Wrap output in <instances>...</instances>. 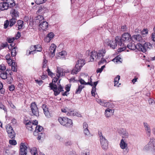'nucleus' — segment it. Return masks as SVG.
<instances>
[{
  "label": "nucleus",
  "mask_w": 155,
  "mask_h": 155,
  "mask_svg": "<svg viewBox=\"0 0 155 155\" xmlns=\"http://www.w3.org/2000/svg\"><path fill=\"white\" fill-rule=\"evenodd\" d=\"M120 39V41L119 45L120 46L117 49V51L119 52H120L124 50L126 48V45H125L124 43L130 42L132 40L131 35L128 33H125L122 34L121 37L118 36Z\"/></svg>",
  "instance_id": "f257e3e1"
},
{
  "label": "nucleus",
  "mask_w": 155,
  "mask_h": 155,
  "mask_svg": "<svg viewBox=\"0 0 155 155\" xmlns=\"http://www.w3.org/2000/svg\"><path fill=\"white\" fill-rule=\"evenodd\" d=\"M85 64V62L84 60L80 59L78 60L75 67L72 70L71 73V74L73 75L76 74L80 71L81 68Z\"/></svg>",
  "instance_id": "f03ea898"
},
{
  "label": "nucleus",
  "mask_w": 155,
  "mask_h": 155,
  "mask_svg": "<svg viewBox=\"0 0 155 155\" xmlns=\"http://www.w3.org/2000/svg\"><path fill=\"white\" fill-rule=\"evenodd\" d=\"M120 39L118 36H116L115 40L110 41L109 39H107L106 41L104 42V44L105 45L109 46L110 48L113 49L116 48V47L118 44L119 45L120 41Z\"/></svg>",
  "instance_id": "7ed1b4c3"
},
{
  "label": "nucleus",
  "mask_w": 155,
  "mask_h": 155,
  "mask_svg": "<svg viewBox=\"0 0 155 155\" xmlns=\"http://www.w3.org/2000/svg\"><path fill=\"white\" fill-rule=\"evenodd\" d=\"M58 120L61 125L66 127L69 126L72 124L71 120L67 117H59Z\"/></svg>",
  "instance_id": "20e7f679"
},
{
  "label": "nucleus",
  "mask_w": 155,
  "mask_h": 155,
  "mask_svg": "<svg viewBox=\"0 0 155 155\" xmlns=\"http://www.w3.org/2000/svg\"><path fill=\"white\" fill-rule=\"evenodd\" d=\"M138 48H140L141 51L143 52H145L147 49H150L152 47L151 44L149 42H145L143 44L140 43L138 44Z\"/></svg>",
  "instance_id": "39448f33"
},
{
  "label": "nucleus",
  "mask_w": 155,
  "mask_h": 155,
  "mask_svg": "<svg viewBox=\"0 0 155 155\" xmlns=\"http://www.w3.org/2000/svg\"><path fill=\"white\" fill-rule=\"evenodd\" d=\"M147 150H152L155 149V139L151 138L148 144L144 147Z\"/></svg>",
  "instance_id": "423d86ee"
},
{
  "label": "nucleus",
  "mask_w": 155,
  "mask_h": 155,
  "mask_svg": "<svg viewBox=\"0 0 155 155\" xmlns=\"http://www.w3.org/2000/svg\"><path fill=\"white\" fill-rule=\"evenodd\" d=\"M27 143H21L20 146V155H26L27 153Z\"/></svg>",
  "instance_id": "0eeeda50"
},
{
  "label": "nucleus",
  "mask_w": 155,
  "mask_h": 155,
  "mask_svg": "<svg viewBox=\"0 0 155 155\" xmlns=\"http://www.w3.org/2000/svg\"><path fill=\"white\" fill-rule=\"evenodd\" d=\"M120 145L122 149H125L123 150V154L124 155L126 154L129 150V149L127 147V144L124 141L123 139H122L120 140Z\"/></svg>",
  "instance_id": "6e6552de"
},
{
  "label": "nucleus",
  "mask_w": 155,
  "mask_h": 155,
  "mask_svg": "<svg viewBox=\"0 0 155 155\" xmlns=\"http://www.w3.org/2000/svg\"><path fill=\"white\" fill-rule=\"evenodd\" d=\"M8 137L11 139L14 138L15 137V133L12 127L10 126L6 127Z\"/></svg>",
  "instance_id": "1a4fd4ad"
},
{
  "label": "nucleus",
  "mask_w": 155,
  "mask_h": 155,
  "mask_svg": "<svg viewBox=\"0 0 155 155\" xmlns=\"http://www.w3.org/2000/svg\"><path fill=\"white\" fill-rule=\"evenodd\" d=\"M30 107L31 108L32 112L34 115L37 116L39 115V112L38 108L35 102H33L31 104Z\"/></svg>",
  "instance_id": "9d476101"
},
{
  "label": "nucleus",
  "mask_w": 155,
  "mask_h": 155,
  "mask_svg": "<svg viewBox=\"0 0 155 155\" xmlns=\"http://www.w3.org/2000/svg\"><path fill=\"white\" fill-rule=\"evenodd\" d=\"M49 85L51 89L53 90L54 92V94L55 96H57L60 94V92L58 90V87L56 84L51 83L49 84Z\"/></svg>",
  "instance_id": "9b49d317"
},
{
  "label": "nucleus",
  "mask_w": 155,
  "mask_h": 155,
  "mask_svg": "<svg viewBox=\"0 0 155 155\" xmlns=\"http://www.w3.org/2000/svg\"><path fill=\"white\" fill-rule=\"evenodd\" d=\"M86 54L87 55L88 54V56H90L91 61H94V57L96 58V59H97V53L95 51H92L90 52V51L88 50L86 51Z\"/></svg>",
  "instance_id": "f8f14e48"
},
{
  "label": "nucleus",
  "mask_w": 155,
  "mask_h": 155,
  "mask_svg": "<svg viewBox=\"0 0 155 155\" xmlns=\"http://www.w3.org/2000/svg\"><path fill=\"white\" fill-rule=\"evenodd\" d=\"M101 144L103 149L104 150H106L108 148V143L107 140L105 138H104L100 139Z\"/></svg>",
  "instance_id": "ddd939ff"
},
{
  "label": "nucleus",
  "mask_w": 155,
  "mask_h": 155,
  "mask_svg": "<svg viewBox=\"0 0 155 155\" xmlns=\"http://www.w3.org/2000/svg\"><path fill=\"white\" fill-rule=\"evenodd\" d=\"M97 102L100 104L106 107H111L112 106V104H110L109 102H105V101L103 100H102L100 99H97Z\"/></svg>",
  "instance_id": "4468645a"
},
{
  "label": "nucleus",
  "mask_w": 155,
  "mask_h": 155,
  "mask_svg": "<svg viewBox=\"0 0 155 155\" xmlns=\"http://www.w3.org/2000/svg\"><path fill=\"white\" fill-rule=\"evenodd\" d=\"M39 26L43 30L46 31L48 28V25L47 21L43 20L39 24Z\"/></svg>",
  "instance_id": "2eb2a0df"
},
{
  "label": "nucleus",
  "mask_w": 155,
  "mask_h": 155,
  "mask_svg": "<svg viewBox=\"0 0 155 155\" xmlns=\"http://www.w3.org/2000/svg\"><path fill=\"white\" fill-rule=\"evenodd\" d=\"M138 44L135 45L134 43H129L127 44V48L130 50H134L136 49H137L138 50L141 51V48H138Z\"/></svg>",
  "instance_id": "dca6fc26"
},
{
  "label": "nucleus",
  "mask_w": 155,
  "mask_h": 155,
  "mask_svg": "<svg viewBox=\"0 0 155 155\" xmlns=\"http://www.w3.org/2000/svg\"><path fill=\"white\" fill-rule=\"evenodd\" d=\"M10 13L12 18H17L19 16V12L15 9H12Z\"/></svg>",
  "instance_id": "f3484780"
},
{
  "label": "nucleus",
  "mask_w": 155,
  "mask_h": 155,
  "mask_svg": "<svg viewBox=\"0 0 155 155\" xmlns=\"http://www.w3.org/2000/svg\"><path fill=\"white\" fill-rule=\"evenodd\" d=\"M97 59H100L101 58H104V56L106 53V51L105 49H102V50H99L97 52Z\"/></svg>",
  "instance_id": "a211bd4d"
},
{
  "label": "nucleus",
  "mask_w": 155,
  "mask_h": 155,
  "mask_svg": "<svg viewBox=\"0 0 155 155\" xmlns=\"http://www.w3.org/2000/svg\"><path fill=\"white\" fill-rule=\"evenodd\" d=\"M54 34L52 32H51L48 34L47 36L45 38V41L47 42H49L54 36Z\"/></svg>",
  "instance_id": "6ab92c4d"
},
{
  "label": "nucleus",
  "mask_w": 155,
  "mask_h": 155,
  "mask_svg": "<svg viewBox=\"0 0 155 155\" xmlns=\"http://www.w3.org/2000/svg\"><path fill=\"white\" fill-rule=\"evenodd\" d=\"M132 40L134 41H137L141 42L142 41V37L139 34L134 35L132 37Z\"/></svg>",
  "instance_id": "aec40b11"
},
{
  "label": "nucleus",
  "mask_w": 155,
  "mask_h": 155,
  "mask_svg": "<svg viewBox=\"0 0 155 155\" xmlns=\"http://www.w3.org/2000/svg\"><path fill=\"white\" fill-rule=\"evenodd\" d=\"M5 2L8 8L13 7L15 4L14 0H6Z\"/></svg>",
  "instance_id": "412c9836"
},
{
  "label": "nucleus",
  "mask_w": 155,
  "mask_h": 155,
  "mask_svg": "<svg viewBox=\"0 0 155 155\" xmlns=\"http://www.w3.org/2000/svg\"><path fill=\"white\" fill-rule=\"evenodd\" d=\"M144 127L145 128V130L146 132L147 136H150V129L149 125L147 123L144 122L143 123Z\"/></svg>",
  "instance_id": "4be33fe9"
},
{
  "label": "nucleus",
  "mask_w": 155,
  "mask_h": 155,
  "mask_svg": "<svg viewBox=\"0 0 155 155\" xmlns=\"http://www.w3.org/2000/svg\"><path fill=\"white\" fill-rule=\"evenodd\" d=\"M44 19V17L42 15H38L36 17L34 20L36 23L40 24L43 21Z\"/></svg>",
  "instance_id": "5701e85b"
},
{
  "label": "nucleus",
  "mask_w": 155,
  "mask_h": 155,
  "mask_svg": "<svg viewBox=\"0 0 155 155\" xmlns=\"http://www.w3.org/2000/svg\"><path fill=\"white\" fill-rule=\"evenodd\" d=\"M24 24V21L21 20H19L17 22L16 27H18L17 30H20L22 28Z\"/></svg>",
  "instance_id": "b1692460"
},
{
  "label": "nucleus",
  "mask_w": 155,
  "mask_h": 155,
  "mask_svg": "<svg viewBox=\"0 0 155 155\" xmlns=\"http://www.w3.org/2000/svg\"><path fill=\"white\" fill-rule=\"evenodd\" d=\"M56 46L54 44H52L50 48V52L51 56L54 57V52L55 51Z\"/></svg>",
  "instance_id": "393cba45"
},
{
  "label": "nucleus",
  "mask_w": 155,
  "mask_h": 155,
  "mask_svg": "<svg viewBox=\"0 0 155 155\" xmlns=\"http://www.w3.org/2000/svg\"><path fill=\"white\" fill-rule=\"evenodd\" d=\"M114 112V110H113L108 108L105 110V114L106 116H110L113 115Z\"/></svg>",
  "instance_id": "a878e982"
},
{
  "label": "nucleus",
  "mask_w": 155,
  "mask_h": 155,
  "mask_svg": "<svg viewBox=\"0 0 155 155\" xmlns=\"http://www.w3.org/2000/svg\"><path fill=\"white\" fill-rule=\"evenodd\" d=\"M17 49V48L16 46H15L13 48H12L10 50H11V53L12 57H14V59H15V56L17 54V52L16 51V49Z\"/></svg>",
  "instance_id": "bb28decb"
},
{
  "label": "nucleus",
  "mask_w": 155,
  "mask_h": 155,
  "mask_svg": "<svg viewBox=\"0 0 155 155\" xmlns=\"http://www.w3.org/2000/svg\"><path fill=\"white\" fill-rule=\"evenodd\" d=\"M8 72L5 71H0V77L3 79H6L7 78Z\"/></svg>",
  "instance_id": "cd10ccee"
},
{
  "label": "nucleus",
  "mask_w": 155,
  "mask_h": 155,
  "mask_svg": "<svg viewBox=\"0 0 155 155\" xmlns=\"http://www.w3.org/2000/svg\"><path fill=\"white\" fill-rule=\"evenodd\" d=\"M8 8V7L6 5L5 2L0 3V9L1 10H7Z\"/></svg>",
  "instance_id": "c85d7f7f"
},
{
  "label": "nucleus",
  "mask_w": 155,
  "mask_h": 155,
  "mask_svg": "<svg viewBox=\"0 0 155 155\" xmlns=\"http://www.w3.org/2000/svg\"><path fill=\"white\" fill-rule=\"evenodd\" d=\"M42 107L43 108L45 116L48 115L49 114V112L47 105L44 104H43L42 106Z\"/></svg>",
  "instance_id": "c756f323"
},
{
  "label": "nucleus",
  "mask_w": 155,
  "mask_h": 155,
  "mask_svg": "<svg viewBox=\"0 0 155 155\" xmlns=\"http://www.w3.org/2000/svg\"><path fill=\"white\" fill-rule=\"evenodd\" d=\"M79 114L74 111H71L68 113V115L70 116H79Z\"/></svg>",
  "instance_id": "7c9ffc66"
},
{
  "label": "nucleus",
  "mask_w": 155,
  "mask_h": 155,
  "mask_svg": "<svg viewBox=\"0 0 155 155\" xmlns=\"http://www.w3.org/2000/svg\"><path fill=\"white\" fill-rule=\"evenodd\" d=\"M17 18H12L10 19L9 21L10 25L9 26L10 27H12L16 22Z\"/></svg>",
  "instance_id": "2f4dec72"
},
{
  "label": "nucleus",
  "mask_w": 155,
  "mask_h": 155,
  "mask_svg": "<svg viewBox=\"0 0 155 155\" xmlns=\"http://www.w3.org/2000/svg\"><path fill=\"white\" fill-rule=\"evenodd\" d=\"M32 125L31 122H29V123H26L27 128L30 131L32 130Z\"/></svg>",
  "instance_id": "473e14b6"
},
{
  "label": "nucleus",
  "mask_w": 155,
  "mask_h": 155,
  "mask_svg": "<svg viewBox=\"0 0 155 155\" xmlns=\"http://www.w3.org/2000/svg\"><path fill=\"white\" fill-rule=\"evenodd\" d=\"M63 74L64 73L63 72L62 70L61 69L58 70L57 68V74H56L57 77L59 78L61 75L62 76L64 75Z\"/></svg>",
  "instance_id": "72a5a7b5"
},
{
  "label": "nucleus",
  "mask_w": 155,
  "mask_h": 155,
  "mask_svg": "<svg viewBox=\"0 0 155 155\" xmlns=\"http://www.w3.org/2000/svg\"><path fill=\"white\" fill-rule=\"evenodd\" d=\"M84 87V86L81 85H79L78 88L77 89L75 92L76 94L80 93L82 89Z\"/></svg>",
  "instance_id": "f704fd0d"
},
{
  "label": "nucleus",
  "mask_w": 155,
  "mask_h": 155,
  "mask_svg": "<svg viewBox=\"0 0 155 155\" xmlns=\"http://www.w3.org/2000/svg\"><path fill=\"white\" fill-rule=\"evenodd\" d=\"M5 58L6 60H8L10 61H15V59H14L13 57H12V56H10V54L9 53H8L5 56Z\"/></svg>",
  "instance_id": "c9c22d12"
},
{
  "label": "nucleus",
  "mask_w": 155,
  "mask_h": 155,
  "mask_svg": "<svg viewBox=\"0 0 155 155\" xmlns=\"http://www.w3.org/2000/svg\"><path fill=\"white\" fill-rule=\"evenodd\" d=\"M34 47L35 49V50H34L35 51H41L42 50L41 47L40 45H35L34 46Z\"/></svg>",
  "instance_id": "e433bc0d"
},
{
  "label": "nucleus",
  "mask_w": 155,
  "mask_h": 155,
  "mask_svg": "<svg viewBox=\"0 0 155 155\" xmlns=\"http://www.w3.org/2000/svg\"><path fill=\"white\" fill-rule=\"evenodd\" d=\"M79 82L80 83L82 84H84V85H89L91 86H92L91 84V83L89 82H86L84 81L83 80L82 78H81L79 79Z\"/></svg>",
  "instance_id": "4c0bfd02"
},
{
  "label": "nucleus",
  "mask_w": 155,
  "mask_h": 155,
  "mask_svg": "<svg viewBox=\"0 0 155 155\" xmlns=\"http://www.w3.org/2000/svg\"><path fill=\"white\" fill-rule=\"evenodd\" d=\"M43 129V127L42 126H37L36 127L35 131L37 132H40Z\"/></svg>",
  "instance_id": "58836bf2"
},
{
  "label": "nucleus",
  "mask_w": 155,
  "mask_h": 155,
  "mask_svg": "<svg viewBox=\"0 0 155 155\" xmlns=\"http://www.w3.org/2000/svg\"><path fill=\"white\" fill-rule=\"evenodd\" d=\"M122 130H123V131H122V134L123 136V137H125V138H127L128 137V134L125 130H124L123 129H122Z\"/></svg>",
  "instance_id": "ea45409f"
},
{
  "label": "nucleus",
  "mask_w": 155,
  "mask_h": 155,
  "mask_svg": "<svg viewBox=\"0 0 155 155\" xmlns=\"http://www.w3.org/2000/svg\"><path fill=\"white\" fill-rule=\"evenodd\" d=\"M6 79H7L6 82L8 84H11L13 80L12 76L8 77Z\"/></svg>",
  "instance_id": "a19ab883"
},
{
  "label": "nucleus",
  "mask_w": 155,
  "mask_h": 155,
  "mask_svg": "<svg viewBox=\"0 0 155 155\" xmlns=\"http://www.w3.org/2000/svg\"><path fill=\"white\" fill-rule=\"evenodd\" d=\"M35 3L38 5L42 4L45 3L46 0H34Z\"/></svg>",
  "instance_id": "79ce46f5"
},
{
  "label": "nucleus",
  "mask_w": 155,
  "mask_h": 155,
  "mask_svg": "<svg viewBox=\"0 0 155 155\" xmlns=\"http://www.w3.org/2000/svg\"><path fill=\"white\" fill-rule=\"evenodd\" d=\"M59 55L62 57V58H64L65 55H67V52L65 51H63L59 52Z\"/></svg>",
  "instance_id": "37998d69"
},
{
  "label": "nucleus",
  "mask_w": 155,
  "mask_h": 155,
  "mask_svg": "<svg viewBox=\"0 0 155 155\" xmlns=\"http://www.w3.org/2000/svg\"><path fill=\"white\" fill-rule=\"evenodd\" d=\"M10 25L9 21L8 20H6L4 22V28L6 29L8 28L9 25Z\"/></svg>",
  "instance_id": "c03bdc74"
},
{
  "label": "nucleus",
  "mask_w": 155,
  "mask_h": 155,
  "mask_svg": "<svg viewBox=\"0 0 155 155\" xmlns=\"http://www.w3.org/2000/svg\"><path fill=\"white\" fill-rule=\"evenodd\" d=\"M3 84L2 83L0 82V92L1 94H3L5 92V90L3 88Z\"/></svg>",
  "instance_id": "a18cd8bd"
},
{
  "label": "nucleus",
  "mask_w": 155,
  "mask_h": 155,
  "mask_svg": "<svg viewBox=\"0 0 155 155\" xmlns=\"http://www.w3.org/2000/svg\"><path fill=\"white\" fill-rule=\"evenodd\" d=\"M120 79V76L116 77L114 78V86H117V84L118 83V81Z\"/></svg>",
  "instance_id": "49530a36"
},
{
  "label": "nucleus",
  "mask_w": 155,
  "mask_h": 155,
  "mask_svg": "<svg viewBox=\"0 0 155 155\" xmlns=\"http://www.w3.org/2000/svg\"><path fill=\"white\" fill-rule=\"evenodd\" d=\"M9 142L10 144L13 145H15L17 144L16 141L14 140H10Z\"/></svg>",
  "instance_id": "de8ad7c7"
},
{
  "label": "nucleus",
  "mask_w": 155,
  "mask_h": 155,
  "mask_svg": "<svg viewBox=\"0 0 155 155\" xmlns=\"http://www.w3.org/2000/svg\"><path fill=\"white\" fill-rule=\"evenodd\" d=\"M127 27L126 25L122 26L120 28L121 31H127Z\"/></svg>",
  "instance_id": "09e8293b"
},
{
  "label": "nucleus",
  "mask_w": 155,
  "mask_h": 155,
  "mask_svg": "<svg viewBox=\"0 0 155 155\" xmlns=\"http://www.w3.org/2000/svg\"><path fill=\"white\" fill-rule=\"evenodd\" d=\"M148 33V31L147 28L143 29L141 31V34L142 35H144L147 34Z\"/></svg>",
  "instance_id": "8fccbe9b"
},
{
  "label": "nucleus",
  "mask_w": 155,
  "mask_h": 155,
  "mask_svg": "<svg viewBox=\"0 0 155 155\" xmlns=\"http://www.w3.org/2000/svg\"><path fill=\"white\" fill-rule=\"evenodd\" d=\"M47 71L48 75L51 77H53V76L54 75V74L50 71V69L48 67L47 70Z\"/></svg>",
  "instance_id": "3c124183"
},
{
  "label": "nucleus",
  "mask_w": 155,
  "mask_h": 155,
  "mask_svg": "<svg viewBox=\"0 0 155 155\" xmlns=\"http://www.w3.org/2000/svg\"><path fill=\"white\" fill-rule=\"evenodd\" d=\"M105 65H103L102 66L101 68H98L97 69V71H96V72L97 73H101L103 71V69H104V68H105Z\"/></svg>",
  "instance_id": "603ef678"
},
{
  "label": "nucleus",
  "mask_w": 155,
  "mask_h": 155,
  "mask_svg": "<svg viewBox=\"0 0 155 155\" xmlns=\"http://www.w3.org/2000/svg\"><path fill=\"white\" fill-rule=\"evenodd\" d=\"M6 69L5 66L3 64L0 65V70L1 71H5Z\"/></svg>",
  "instance_id": "864d4df0"
},
{
  "label": "nucleus",
  "mask_w": 155,
  "mask_h": 155,
  "mask_svg": "<svg viewBox=\"0 0 155 155\" xmlns=\"http://www.w3.org/2000/svg\"><path fill=\"white\" fill-rule=\"evenodd\" d=\"M96 87H92V91H91V94L92 96H94L95 94V92L96 91Z\"/></svg>",
  "instance_id": "5fc2aeb1"
},
{
  "label": "nucleus",
  "mask_w": 155,
  "mask_h": 155,
  "mask_svg": "<svg viewBox=\"0 0 155 155\" xmlns=\"http://www.w3.org/2000/svg\"><path fill=\"white\" fill-rule=\"evenodd\" d=\"M0 109L3 110L5 111H6L7 110L6 107L1 102H0Z\"/></svg>",
  "instance_id": "6e6d98bb"
},
{
  "label": "nucleus",
  "mask_w": 155,
  "mask_h": 155,
  "mask_svg": "<svg viewBox=\"0 0 155 155\" xmlns=\"http://www.w3.org/2000/svg\"><path fill=\"white\" fill-rule=\"evenodd\" d=\"M44 12V10L41 7H39L38 10L37 12V13H41V14L43 13Z\"/></svg>",
  "instance_id": "4d7b16f0"
},
{
  "label": "nucleus",
  "mask_w": 155,
  "mask_h": 155,
  "mask_svg": "<svg viewBox=\"0 0 155 155\" xmlns=\"http://www.w3.org/2000/svg\"><path fill=\"white\" fill-rule=\"evenodd\" d=\"M101 61L98 62V64L99 65L101 64L104 62H106V60L104 59L103 58H101Z\"/></svg>",
  "instance_id": "13d9d810"
},
{
  "label": "nucleus",
  "mask_w": 155,
  "mask_h": 155,
  "mask_svg": "<svg viewBox=\"0 0 155 155\" xmlns=\"http://www.w3.org/2000/svg\"><path fill=\"white\" fill-rule=\"evenodd\" d=\"M15 40L14 38H8L7 41L9 43H12Z\"/></svg>",
  "instance_id": "bf43d9fd"
},
{
  "label": "nucleus",
  "mask_w": 155,
  "mask_h": 155,
  "mask_svg": "<svg viewBox=\"0 0 155 155\" xmlns=\"http://www.w3.org/2000/svg\"><path fill=\"white\" fill-rule=\"evenodd\" d=\"M47 60L45 59H44L43 60V62L42 64V68H46L47 66Z\"/></svg>",
  "instance_id": "052dcab7"
},
{
  "label": "nucleus",
  "mask_w": 155,
  "mask_h": 155,
  "mask_svg": "<svg viewBox=\"0 0 155 155\" xmlns=\"http://www.w3.org/2000/svg\"><path fill=\"white\" fill-rule=\"evenodd\" d=\"M148 102L150 104L153 105L155 103V100L150 98L148 100Z\"/></svg>",
  "instance_id": "680f3d73"
},
{
  "label": "nucleus",
  "mask_w": 155,
  "mask_h": 155,
  "mask_svg": "<svg viewBox=\"0 0 155 155\" xmlns=\"http://www.w3.org/2000/svg\"><path fill=\"white\" fill-rule=\"evenodd\" d=\"M84 132L85 135H88L90 134V132L88 129H84Z\"/></svg>",
  "instance_id": "e2e57ef3"
},
{
  "label": "nucleus",
  "mask_w": 155,
  "mask_h": 155,
  "mask_svg": "<svg viewBox=\"0 0 155 155\" xmlns=\"http://www.w3.org/2000/svg\"><path fill=\"white\" fill-rule=\"evenodd\" d=\"M55 137L56 139L59 140L60 141H62L63 140V139L61 138L60 136L58 134L55 135Z\"/></svg>",
  "instance_id": "0e129e2a"
},
{
  "label": "nucleus",
  "mask_w": 155,
  "mask_h": 155,
  "mask_svg": "<svg viewBox=\"0 0 155 155\" xmlns=\"http://www.w3.org/2000/svg\"><path fill=\"white\" fill-rule=\"evenodd\" d=\"M1 45L2 49H3L7 47L8 45V44L6 42H5V43H2Z\"/></svg>",
  "instance_id": "69168bd1"
},
{
  "label": "nucleus",
  "mask_w": 155,
  "mask_h": 155,
  "mask_svg": "<svg viewBox=\"0 0 155 155\" xmlns=\"http://www.w3.org/2000/svg\"><path fill=\"white\" fill-rule=\"evenodd\" d=\"M15 88V87L13 85H11L9 87V90L10 91H13L14 90Z\"/></svg>",
  "instance_id": "338daca9"
},
{
  "label": "nucleus",
  "mask_w": 155,
  "mask_h": 155,
  "mask_svg": "<svg viewBox=\"0 0 155 155\" xmlns=\"http://www.w3.org/2000/svg\"><path fill=\"white\" fill-rule=\"evenodd\" d=\"M151 38L153 41H155V32L153 33L151 35Z\"/></svg>",
  "instance_id": "774afa93"
}]
</instances>
